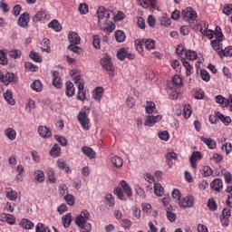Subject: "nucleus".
Returning <instances> with one entry per match:
<instances>
[{
    "label": "nucleus",
    "mask_w": 232,
    "mask_h": 232,
    "mask_svg": "<svg viewBox=\"0 0 232 232\" xmlns=\"http://www.w3.org/2000/svg\"><path fill=\"white\" fill-rule=\"evenodd\" d=\"M111 11L100 7L97 10L98 26L106 34H111L115 30V24L110 20Z\"/></svg>",
    "instance_id": "f257e3e1"
},
{
    "label": "nucleus",
    "mask_w": 232,
    "mask_h": 232,
    "mask_svg": "<svg viewBox=\"0 0 232 232\" xmlns=\"http://www.w3.org/2000/svg\"><path fill=\"white\" fill-rule=\"evenodd\" d=\"M90 220V212L88 210L82 211L75 218V224L78 227H84Z\"/></svg>",
    "instance_id": "f03ea898"
},
{
    "label": "nucleus",
    "mask_w": 232,
    "mask_h": 232,
    "mask_svg": "<svg viewBox=\"0 0 232 232\" xmlns=\"http://www.w3.org/2000/svg\"><path fill=\"white\" fill-rule=\"evenodd\" d=\"M181 17L185 21H196L197 17H198V14H197V11H195L191 7H187L181 12Z\"/></svg>",
    "instance_id": "7ed1b4c3"
},
{
    "label": "nucleus",
    "mask_w": 232,
    "mask_h": 232,
    "mask_svg": "<svg viewBox=\"0 0 232 232\" xmlns=\"http://www.w3.org/2000/svg\"><path fill=\"white\" fill-rule=\"evenodd\" d=\"M78 121L80 122L81 126L88 131L90 130V118H88V114L86 111H80L78 114Z\"/></svg>",
    "instance_id": "20e7f679"
},
{
    "label": "nucleus",
    "mask_w": 232,
    "mask_h": 232,
    "mask_svg": "<svg viewBox=\"0 0 232 232\" xmlns=\"http://www.w3.org/2000/svg\"><path fill=\"white\" fill-rule=\"evenodd\" d=\"M72 77L74 84H77L78 90H84V80H82L81 74L77 73V71H72Z\"/></svg>",
    "instance_id": "39448f33"
},
{
    "label": "nucleus",
    "mask_w": 232,
    "mask_h": 232,
    "mask_svg": "<svg viewBox=\"0 0 232 232\" xmlns=\"http://www.w3.org/2000/svg\"><path fill=\"white\" fill-rule=\"evenodd\" d=\"M198 160H202V153H200V151H193L189 158L190 166L193 169H197V162H198Z\"/></svg>",
    "instance_id": "423d86ee"
},
{
    "label": "nucleus",
    "mask_w": 232,
    "mask_h": 232,
    "mask_svg": "<svg viewBox=\"0 0 232 232\" xmlns=\"http://www.w3.org/2000/svg\"><path fill=\"white\" fill-rule=\"evenodd\" d=\"M193 201H194L193 196H187L183 198L181 200H179V203L178 204L179 208L186 209V208H191L193 206Z\"/></svg>",
    "instance_id": "0eeeda50"
},
{
    "label": "nucleus",
    "mask_w": 232,
    "mask_h": 232,
    "mask_svg": "<svg viewBox=\"0 0 232 232\" xmlns=\"http://www.w3.org/2000/svg\"><path fill=\"white\" fill-rule=\"evenodd\" d=\"M101 65L104 70H107L108 72H112L113 70V63H111V58L110 56H105L104 58H102Z\"/></svg>",
    "instance_id": "6e6552de"
},
{
    "label": "nucleus",
    "mask_w": 232,
    "mask_h": 232,
    "mask_svg": "<svg viewBox=\"0 0 232 232\" xmlns=\"http://www.w3.org/2000/svg\"><path fill=\"white\" fill-rule=\"evenodd\" d=\"M136 1L138 5L141 6V8H145L146 10H148L150 6L151 8H155V6H157V0H136Z\"/></svg>",
    "instance_id": "1a4fd4ad"
},
{
    "label": "nucleus",
    "mask_w": 232,
    "mask_h": 232,
    "mask_svg": "<svg viewBox=\"0 0 232 232\" xmlns=\"http://www.w3.org/2000/svg\"><path fill=\"white\" fill-rule=\"evenodd\" d=\"M162 121V116L157 115V116H147L145 120V126H155L157 122H160Z\"/></svg>",
    "instance_id": "9d476101"
},
{
    "label": "nucleus",
    "mask_w": 232,
    "mask_h": 232,
    "mask_svg": "<svg viewBox=\"0 0 232 232\" xmlns=\"http://www.w3.org/2000/svg\"><path fill=\"white\" fill-rule=\"evenodd\" d=\"M28 23H30V14L28 13H24L18 18V25L22 28H26V26H28Z\"/></svg>",
    "instance_id": "9b49d317"
},
{
    "label": "nucleus",
    "mask_w": 232,
    "mask_h": 232,
    "mask_svg": "<svg viewBox=\"0 0 232 232\" xmlns=\"http://www.w3.org/2000/svg\"><path fill=\"white\" fill-rule=\"evenodd\" d=\"M1 222H6L10 226H14L15 224V218L12 214L3 213L0 215Z\"/></svg>",
    "instance_id": "f8f14e48"
},
{
    "label": "nucleus",
    "mask_w": 232,
    "mask_h": 232,
    "mask_svg": "<svg viewBox=\"0 0 232 232\" xmlns=\"http://www.w3.org/2000/svg\"><path fill=\"white\" fill-rule=\"evenodd\" d=\"M38 133L44 139H50L52 137V131L46 126L40 125L38 127Z\"/></svg>",
    "instance_id": "ddd939ff"
},
{
    "label": "nucleus",
    "mask_w": 232,
    "mask_h": 232,
    "mask_svg": "<svg viewBox=\"0 0 232 232\" xmlns=\"http://www.w3.org/2000/svg\"><path fill=\"white\" fill-rule=\"evenodd\" d=\"M65 95L67 97H73V95H75V86L73 85V82H67L65 83Z\"/></svg>",
    "instance_id": "4468645a"
},
{
    "label": "nucleus",
    "mask_w": 232,
    "mask_h": 232,
    "mask_svg": "<svg viewBox=\"0 0 232 232\" xmlns=\"http://www.w3.org/2000/svg\"><path fill=\"white\" fill-rule=\"evenodd\" d=\"M210 188H212V189H214V191L220 192V190L224 188V183L222 182V179H215L210 183Z\"/></svg>",
    "instance_id": "2eb2a0df"
},
{
    "label": "nucleus",
    "mask_w": 232,
    "mask_h": 232,
    "mask_svg": "<svg viewBox=\"0 0 232 232\" xmlns=\"http://www.w3.org/2000/svg\"><path fill=\"white\" fill-rule=\"evenodd\" d=\"M47 17L48 14H46V11H44V9H41L34 14L33 21L39 23V21H44V19H47Z\"/></svg>",
    "instance_id": "dca6fc26"
},
{
    "label": "nucleus",
    "mask_w": 232,
    "mask_h": 232,
    "mask_svg": "<svg viewBox=\"0 0 232 232\" xmlns=\"http://www.w3.org/2000/svg\"><path fill=\"white\" fill-rule=\"evenodd\" d=\"M56 166L59 168V169L65 170V173H72V169H70V167L66 163V161L63 159H59L56 161Z\"/></svg>",
    "instance_id": "f3484780"
},
{
    "label": "nucleus",
    "mask_w": 232,
    "mask_h": 232,
    "mask_svg": "<svg viewBox=\"0 0 232 232\" xmlns=\"http://www.w3.org/2000/svg\"><path fill=\"white\" fill-rule=\"evenodd\" d=\"M68 40L71 44H79L81 43V37L75 32H70L68 34Z\"/></svg>",
    "instance_id": "a211bd4d"
},
{
    "label": "nucleus",
    "mask_w": 232,
    "mask_h": 232,
    "mask_svg": "<svg viewBox=\"0 0 232 232\" xmlns=\"http://www.w3.org/2000/svg\"><path fill=\"white\" fill-rule=\"evenodd\" d=\"M218 55H219L220 59H224V57H232V46H227L221 51H218Z\"/></svg>",
    "instance_id": "6ab92c4d"
},
{
    "label": "nucleus",
    "mask_w": 232,
    "mask_h": 232,
    "mask_svg": "<svg viewBox=\"0 0 232 232\" xmlns=\"http://www.w3.org/2000/svg\"><path fill=\"white\" fill-rule=\"evenodd\" d=\"M201 140L208 146V148H209V150H215V148H217V141L211 138L202 136Z\"/></svg>",
    "instance_id": "aec40b11"
},
{
    "label": "nucleus",
    "mask_w": 232,
    "mask_h": 232,
    "mask_svg": "<svg viewBox=\"0 0 232 232\" xmlns=\"http://www.w3.org/2000/svg\"><path fill=\"white\" fill-rule=\"evenodd\" d=\"M215 101L218 104H220L222 108H227V106H229V99L224 98L222 95L216 96Z\"/></svg>",
    "instance_id": "412c9836"
},
{
    "label": "nucleus",
    "mask_w": 232,
    "mask_h": 232,
    "mask_svg": "<svg viewBox=\"0 0 232 232\" xmlns=\"http://www.w3.org/2000/svg\"><path fill=\"white\" fill-rule=\"evenodd\" d=\"M82 151L83 155H86V157H88L89 159H95V155H97V153H95V150L88 146L82 147Z\"/></svg>",
    "instance_id": "4be33fe9"
},
{
    "label": "nucleus",
    "mask_w": 232,
    "mask_h": 232,
    "mask_svg": "<svg viewBox=\"0 0 232 232\" xmlns=\"http://www.w3.org/2000/svg\"><path fill=\"white\" fill-rule=\"evenodd\" d=\"M4 98L5 101L10 104V106L15 105V100H14V94H12V91L6 90V92L4 93Z\"/></svg>",
    "instance_id": "5701e85b"
},
{
    "label": "nucleus",
    "mask_w": 232,
    "mask_h": 232,
    "mask_svg": "<svg viewBox=\"0 0 232 232\" xmlns=\"http://www.w3.org/2000/svg\"><path fill=\"white\" fill-rule=\"evenodd\" d=\"M5 135L9 139V140H15V138L17 137V131L14 130L13 128H7L5 130Z\"/></svg>",
    "instance_id": "b1692460"
},
{
    "label": "nucleus",
    "mask_w": 232,
    "mask_h": 232,
    "mask_svg": "<svg viewBox=\"0 0 232 232\" xmlns=\"http://www.w3.org/2000/svg\"><path fill=\"white\" fill-rule=\"evenodd\" d=\"M181 63L186 70V75L189 77V75L193 73V66H191V63L186 61L185 58H181Z\"/></svg>",
    "instance_id": "393cba45"
},
{
    "label": "nucleus",
    "mask_w": 232,
    "mask_h": 232,
    "mask_svg": "<svg viewBox=\"0 0 232 232\" xmlns=\"http://www.w3.org/2000/svg\"><path fill=\"white\" fill-rule=\"evenodd\" d=\"M121 186L122 189H124V192L126 193L127 197H132L133 190L131 189V187H130L128 182H126V180H121Z\"/></svg>",
    "instance_id": "a878e982"
},
{
    "label": "nucleus",
    "mask_w": 232,
    "mask_h": 232,
    "mask_svg": "<svg viewBox=\"0 0 232 232\" xmlns=\"http://www.w3.org/2000/svg\"><path fill=\"white\" fill-rule=\"evenodd\" d=\"M14 81H15V74L13 72H7L4 76L3 83L5 86H8V84H10V82H14Z\"/></svg>",
    "instance_id": "bb28decb"
},
{
    "label": "nucleus",
    "mask_w": 232,
    "mask_h": 232,
    "mask_svg": "<svg viewBox=\"0 0 232 232\" xmlns=\"http://www.w3.org/2000/svg\"><path fill=\"white\" fill-rule=\"evenodd\" d=\"M200 32L203 35H206V37H208V39H213V37H215L214 31L210 30V29L208 30V25L201 27Z\"/></svg>",
    "instance_id": "cd10ccee"
},
{
    "label": "nucleus",
    "mask_w": 232,
    "mask_h": 232,
    "mask_svg": "<svg viewBox=\"0 0 232 232\" xmlns=\"http://www.w3.org/2000/svg\"><path fill=\"white\" fill-rule=\"evenodd\" d=\"M134 46L139 53L144 52V39H136L134 41Z\"/></svg>",
    "instance_id": "c85d7f7f"
},
{
    "label": "nucleus",
    "mask_w": 232,
    "mask_h": 232,
    "mask_svg": "<svg viewBox=\"0 0 232 232\" xmlns=\"http://www.w3.org/2000/svg\"><path fill=\"white\" fill-rule=\"evenodd\" d=\"M5 195L8 200H17V192L14 191L12 188H7L5 189Z\"/></svg>",
    "instance_id": "c756f323"
},
{
    "label": "nucleus",
    "mask_w": 232,
    "mask_h": 232,
    "mask_svg": "<svg viewBox=\"0 0 232 232\" xmlns=\"http://www.w3.org/2000/svg\"><path fill=\"white\" fill-rule=\"evenodd\" d=\"M103 93H104V89L102 87H96L95 90L93 91V99H95V101H101Z\"/></svg>",
    "instance_id": "7c9ffc66"
},
{
    "label": "nucleus",
    "mask_w": 232,
    "mask_h": 232,
    "mask_svg": "<svg viewBox=\"0 0 232 232\" xmlns=\"http://www.w3.org/2000/svg\"><path fill=\"white\" fill-rule=\"evenodd\" d=\"M166 159H167V164L169 166V168H173L172 160H177V153L169 152L166 154Z\"/></svg>",
    "instance_id": "2f4dec72"
},
{
    "label": "nucleus",
    "mask_w": 232,
    "mask_h": 232,
    "mask_svg": "<svg viewBox=\"0 0 232 232\" xmlns=\"http://www.w3.org/2000/svg\"><path fill=\"white\" fill-rule=\"evenodd\" d=\"M115 39L117 43H124V41H126V34H124V31L117 30L115 32Z\"/></svg>",
    "instance_id": "473e14b6"
},
{
    "label": "nucleus",
    "mask_w": 232,
    "mask_h": 232,
    "mask_svg": "<svg viewBox=\"0 0 232 232\" xmlns=\"http://www.w3.org/2000/svg\"><path fill=\"white\" fill-rule=\"evenodd\" d=\"M222 40H217L214 39L210 42V44L213 48V50H215L216 52H221L222 51V44L220 43Z\"/></svg>",
    "instance_id": "72a5a7b5"
},
{
    "label": "nucleus",
    "mask_w": 232,
    "mask_h": 232,
    "mask_svg": "<svg viewBox=\"0 0 232 232\" xmlns=\"http://www.w3.org/2000/svg\"><path fill=\"white\" fill-rule=\"evenodd\" d=\"M154 194L157 197H162L164 195V188L160 183L154 184Z\"/></svg>",
    "instance_id": "f704fd0d"
},
{
    "label": "nucleus",
    "mask_w": 232,
    "mask_h": 232,
    "mask_svg": "<svg viewBox=\"0 0 232 232\" xmlns=\"http://www.w3.org/2000/svg\"><path fill=\"white\" fill-rule=\"evenodd\" d=\"M200 173L202 177H211V175H213V169L209 166H204L201 169Z\"/></svg>",
    "instance_id": "c9c22d12"
},
{
    "label": "nucleus",
    "mask_w": 232,
    "mask_h": 232,
    "mask_svg": "<svg viewBox=\"0 0 232 232\" xmlns=\"http://www.w3.org/2000/svg\"><path fill=\"white\" fill-rule=\"evenodd\" d=\"M62 222L63 224V227H70V224H72V214H66L62 217Z\"/></svg>",
    "instance_id": "e433bc0d"
},
{
    "label": "nucleus",
    "mask_w": 232,
    "mask_h": 232,
    "mask_svg": "<svg viewBox=\"0 0 232 232\" xmlns=\"http://www.w3.org/2000/svg\"><path fill=\"white\" fill-rule=\"evenodd\" d=\"M111 164H113V166H115L116 168H122V165H123L122 158L119 156H113L111 158Z\"/></svg>",
    "instance_id": "4c0bfd02"
},
{
    "label": "nucleus",
    "mask_w": 232,
    "mask_h": 232,
    "mask_svg": "<svg viewBox=\"0 0 232 232\" xmlns=\"http://www.w3.org/2000/svg\"><path fill=\"white\" fill-rule=\"evenodd\" d=\"M32 90L34 92H43V83L39 80H35L32 84H31Z\"/></svg>",
    "instance_id": "58836bf2"
},
{
    "label": "nucleus",
    "mask_w": 232,
    "mask_h": 232,
    "mask_svg": "<svg viewBox=\"0 0 232 232\" xmlns=\"http://www.w3.org/2000/svg\"><path fill=\"white\" fill-rule=\"evenodd\" d=\"M144 44L146 50H155V40L151 38L144 39Z\"/></svg>",
    "instance_id": "ea45409f"
},
{
    "label": "nucleus",
    "mask_w": 232,
    "mask_h": 232,
    "mask_svg": "<svg viewBox=\"0 0 232 232\" xmlns=\"http://www.w3.org/2000/svg\"><path fill=\"white\" fill-rule=\"evenodd\" d=\"M20 226L24 228V229H32L34 227V224L32 221L24 218L21 220L20 222Z\"/></svg>",
    "instance_id": "a19ab883"
},
{
    "label": "nucleus",
    "mask_w": 232,
    "mask_h": 232,
    "mask_svg": "<svg viewBox=\"0 0 232 232\" xmlns=\"http://www.w3.org/2000/svg\"><path fill=\"white\" fill-rule=\"evenodd\" d=\"M214 35L216 40L224 41V34H222V28H220V26H216Z\"/></svg>",
    "instance_id": "79ce46f5"
},
{
    "label": "nucleus",
    "mask_w": 232,
    "mask_h": 232,
    "mask_svg": "<svg viewBox=\"0 0 232 232\" xmlns=\"http://www.w3.org/2000/svg\"><path fill=\"white\" fill-rule=\"evenodd\" d=\"M128 50L126 48H121L118 52H117V57L118 59H120V61H124V59H126L127 55H128Z\"/></svg>",
    "instance_id": "37998d69"
},
{
    "label": "nucleus",
    "mask_w": 232,
    "mask_h": 232,
    "mask_svg": "<svg viewBox=\"0 0 232 232\" xmlns=\"http://www.w3.org/2000/svg\"><path fill=\"white\" fill-rule=\"evenodd\" d=\"M218 119H220L224 124L227 126V124H231V118L229 116H224V114L220 112L216 113Z\"/></svg>",
    "instance_id": "c03bdc74"
},
{
    "label": "nucleus",
    "mask_w": 232,
    "mask_h": 232,
    "mask_svg": "<svg viewBox=\"0 0 232 232\" xmlns=\"http://www.w3.org/2000/svg\"><path fill=\"white\" fill-rule=\"evenodd\" d=\"M49 28H52L53 30H54V32H61V24H59V22L57 20H53L49 24H48Z\"/></svg>",
    "instance_id": "a18cd8bd"
},
{
    "label": "nucleus",
    "mask_w": 232,
    "mask_h": 232,
    "mask_svg": "<svg viewBox=\"0 0 232 232\" xmlns=\"http://www.w3.org/2000/svg\"><path fill=\"white\" fill-rule=\"evenodd\" d=\"M50 154L52 157H59V155H61V147H59L57 144H54L50 150Z\"/></svg>",
    "instance_id": "49530a36"
},
{
    "label": "nucleus",
    "mask_w": 232,
    "mask_h": 232,
    "mask_svg": "<svg viewBox=\"0 0 232 232\" xmlns=\"http://www.w3.org/2000/svg\"><path fill=\"white\" fill-rule=\"evenodd\" d=\"M92 44L96 50H101V36L99 34L92 36Z\"/></svg>",
    "instance_id": "de8ad7c7"
},
{
    "label": "nucleus",
    "mask_w": 232,
    "mask_h": 232,
    "mask_svg": "<svg viewBox=\"0 0 232 232\" xmlns=\"http://www.w3.org/2000/svg\"><path fill=\"white\" fill-rule=\"evenodd\" d=\"M64 200L67 202L68 206H75V197L72 194H67L64 196Z\"/></svg>",
    "instance_id": "09e8293b"
},
{
    "label": "nucleus",
    "mask_w": 232,
    "mask_h": 232,
    "mask_svg": "<svg viewBox=\"0 0 232 232\" xmlns=\"http://www.w3.org/2000/svg\"><path fill=\"white\" fill-rule=\"evenodd\" d=\"M0 64L3 66L8 64V58H6V53L4 50H0Z\"/></svg>",
    "instance_id": "8fccbe9b"
},
{
    "label": "nucleus",
    "mask_w": 232,
    "mask_h": 232,
    "mask_svg": "<svg viewBox=\"0 0 232 232\" xmlns=\"http://www.w3.org/2000/svg\"><path fill=\"white\" fill-rule=\"evenodd\" d=\"M155 103L153 102H147V106L145 108L146 113L151 114L155 111Z\"/></svg>",
    "instance_id": "3c124183"
},
{
    "label": "nucleus",
    "mask_w": 232,
    "mask_h": 232,
    "mask_svg": "<svg viewBox=\"0 0 232 232\" xmlns=\"http://www.w3.org/2000/svg\"><path fill=\"white\" fill-rule=\"evenodd\" d=\"M185 56L189 61H195L197 59V52L191 51V50H188V51L185 52Z\"/></svg>",
    "instance_id": "603ef678"
},
{
    "label": "nucleus",
    "mask_w": 232,
    "mask_h": 232,
    "mask_svg": "<svg viewBox=\"0 0 232 232\" xmlns=\"http://www.w3.org/2000/svg\"><path fill=\"white\" fill-rule=\"evenodd\" d=\"M34 179L37 182H44V172L42 170H36L34 172Z\"/></svg>",
    "instance_id": "864d4df0"
},
{
    "label": "nucleus",
    "mask_w": 232,
    "mask_h": 232,
    "mask_svg": "<svg viewBox=\"0 0 232 232\" xmlns=\"http://www.w3.org/2000/svg\"><path fill=\"white\" fill-rule=\"evenodd\" d=\"M172 198L178 204L180 202V190L174 188L171 192Z\"/></svg>",
    "instance_id": "5fc2aeb1"
},
{
    "label": "nucleus",
    "mask_w": 232,
    "mask_h": 232,
    "mask_svg": "<svg viewBox=\"0 0 232 232\" xmlns=\"http://www.w3.org/2000/svg\"><path fill=\"white\" fill-rule=\"evenodd\" d=\"M105 200L107 202V206L110 208H113L115 206V198H113V196L111 194H107L105 197Z\"/></svg>",
    "instance_id": "6e6d98bb"
},
{
    "label": "nucleus",
    "mask_w": 232,
    "mask_h": 232,
    "mask_svg": "<svg viewBox=\"0 0 232 232\" xmlns=\"http://www.w3.org/2000/svg\"><path fill=\"white\" fill-rule=\"evenodd\" d=\"M200 76L202 81H205L206 82H209L211 76L209 75V72H208V71L202 69L200 71Z\"/></svg>",
    "instance_id": "4d7b16f0"
},
{
    "label": "nucleus",
    "mask_w": 232,
    "mask_h": 232,
    "mask_svg": "<svg viewBox=\"0 0 232 232\" xmlns=\"http://www.w3.org/2000/svg\"><path fill=\"white\" fill-rule=\"evenodd\" d=\"M191 113H193L191 111V105L185 106L183 110V116L185 119H189L191 117Z\"/></svg>",
    "instance_id": "13d9d810"
},
{
    "label": "nucleus",
    "mask_w": 232,
    "mask_h": 232,
    "mask_svg": "<svg viewBox=\"0 0 232 232\" xmlns=\"http://www.w3.org/2000/svg\"><path fill=\"white\" fill-rule=\"evenodd\" d=\"M68 50H70L71 52H73V53H81L82 52V49L77 46V44H71L68 46Z\"/></svg>",
    "instance_id": "bf43d9fd"
},
{
    "label": "nucleus",
    "mask_w": 232,
    "mask_h": 232,
    "mask_svg": "<svg viewBox=\"0 0 232 232\" xmlns=\"http://www.w3.org/2000/svg\"><path fill=\"white\" fill-rule=\"evenodd\" d=\"M222 13L225 14V15H231L232 14V5L231 4H226L223 6Z\"/></svg>",
    "instance_id": "052dcab7"
},
{
    "label": "nucleus",
    "mask_w": 232,
    "mask_h": 232,
    "mask_svg": "<svg viewBox=\"0 0 232 232\" xmlns=\"http://www.w3.org/2000/svg\"><path fill=\"white\" fill-rule=\"evenodd\" d=\"M158 137L161 140H169V132L168 130H162L158 133Z\"/></svg>",
    "instance_id": "680f3d73"
},
{
    "label": "nucleus",
    "mask_w": 232,
    "mask_h": 232,
    "mask_svg": "<svg viewBox=\"0 0 232 232\" xmlns=\"http://www.w3.org/2000/svg\"><path fill=\"white\" fill-rule=\"evenodd\" d=\"M54 139L59 142L62 146H67L68 140L63 136L55 135Z\"/></svg>",
    "instance_id": "e2e57ef3"
},
{
    "label": "nucleus",
    "mask_w": 232,
    "mask_h": 232,
    "mask_svg": "<svg viewBox=\"0 0 232 232\" xmlns=\"http://www.w3.org/2000/svg\"><path fill=\"white\" fill-rule=\"evenodd\" d=\"M42 50L43 52H50V40L44 39L42 42Z\"/></svg>",
    "instance_id": "0e129e2a"
},
{
    "label": "nucleus",
    "mask_w": 232,
    "mask_h": 232,
    "mask_svg": "<svg viewBox=\"0 0 232 232\" xmlns=\"http://www.w3.org/2000/svg\"><path fill=\"white\" fill-rule=\"evenodd\" d=\"M9 57H12V59H19V57H21V51L20 50L10 51Z\"/></svg>",
    "instance_id": "69168bd1"
},
{
    "label": "nucleus",
    "mask_w": 232,
    "mask_h": 232,
    "mask_svg": "<svg viewBox=\"0 0 232 232\" xmlns=\"http://www.w3.org/2000/svg\"><path fill=\"white\" fill-rule=\"evenodd\" d=\"M221 150L226 151L227 155H229L232 151V145L231 143L226 142L225 144L222 145Z\"/></svg>",
    "instance_id": "338daca9"
},
{
    "label": "nucleus",
    "mask_w": 232,
    "mask_h": 232,
    "mask_svg": "<svg viewBox=\"0 0 232 232\" xmlns=\"http://www.w3.org/2000/svg\"><path fill=\"white\" fill-rule=\"evenodd\" d=\"M227 193H231L230 196H228V199H227V206H229V208H232V186H228L226 188Z\"/></svg>",
    "instance_id": "774afa93"
}]
</instances>
